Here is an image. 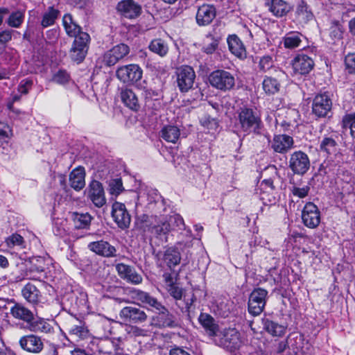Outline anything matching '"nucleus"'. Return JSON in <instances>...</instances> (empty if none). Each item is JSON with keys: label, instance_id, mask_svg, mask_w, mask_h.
I'll list each match as a JSON object with an SVG mask.
<instances>
[{"label": "nucleus", "instance_id": "obj_1", "mask_svg": "<svg viewBox=\"0 0 355 355\" xmlns=\"http://www.w3.org/2000/svg\"><path fill=\"white\" fill-rule=\"evenodd\" d=\"M130 294L132 299L140 302L145 306H147L148 309L159 315L157 322L159 327L168 328L180 327V320L173 313H170L162 302L150 293L139 289L133 288L130 291Z\"/></svg>", "mask_w": 355, "mask_h": 355}, {"label": "nucleus", "instance_id": "obj_2", "mask_svg": "<svg viewBox=\"0 0 355 355\" xmlns=\"http://www.w3.org/2000/svg\"><path fill=\"white\" fill-rule=\"evenodd\" d=\"M237 119L241 130L245 135L261 134L263 125L260 116L253 109L245 107L240 108Z\"/></svg>", "mask_w": 355, "mask_h": 355}, {"label": "nucleus", "instance_id": "obj_3", "mask_svg": "<svg viewBox=\"0 0 355 355\" xmlns=\"http://www.w3.org/2000/svg\"><path fill=\"white\" fill-rule=\"evenodd\" d=\"M210 85L222 92L230 91L235 86V77L230 71L218 69L212 71L209 76Z\"/></svg>", "mask_w": 355, "mask_h": 355}, {"label": "nucleus", "instance_id": "obj_4", "mask_svg": "<svg viewBox=\"0 0 355 355\" xmlns=\"http://www.w3.org/2000/svg\"><path fill=\"white\" fill-rule=\"evenodd\" d=\"M268 291L261 288H254L250 293L248 302V311L252 316L259 315L264 310Z\"/></svg>", "mask_w": 355, "mask_h": 355}, {"label": "nucleus", "instance_id": "obj_5", "mask_svg": "<svg viewBox=\"0 0 355 355\" xmlns=\"http://www.w3.org/2000/svg\"><path fill=\"white\" fill-rule=\"evenodd\" d=\"M89 42L90 36L87 33H80L74 39L69 51L72 60L80 63L85 59L89 49Z\"/></svg>", "mask_w": 355, "mask_h": 355}, {"label": "nucleus", "instance_id": "obj_6", "mask_svg": "<svg viewBox=\"0 0 355 355\" xmlns=\"http://www.w3.org/2000/svg\"><path fill=\"white\" fill-rule=\"evenodd\" d=\"M141 68L135 64L124 65L118 68L116 71V77L123 83L136 84L142 78Z\"/></svg>", "mask_w": 355, "mask_h": 355}, {"label": "nucleus", "instance_id": "obj_7", "mask_svg": "<svg viewBox=\"0 0 355 355\" xmlns=\"http://www.w3.org/2000/svg\"><path fill=\"white\" fill-rule=\"evenodd\" d=\"M216 343L220 347L230 351H234L241 346L239 334L235 329H226L223 332L219 331L216 336Z\"/></svg>", "mask_w": 355, "mask_h": 355}, {"label": "nucleus", "instance_id": "obj_8", "mask_svg": "<svg viewBox=\"0 0 355 355\" xmlns=\"http://www.w3.org/2000/svg\"><path fill=\"white\" fill-rule=\"evenodd\" d=\"M177 84L181 92H187L194 84L196 73L193 69L188 65H183L177 69Z\"/></svg>", "mask_w": 355, "mask_h": 355}, {"label": "nucleus", "instance_id": "obj_9", "mask_svg": "<svg viewBox=\"0 0 355 355\" xmlns=\"http://www.w3.org/2000/svg\"><path fill=\"white\" fill-rule=\"evenodd\" d=\"M288 166L297 175H304L310 168V160L306 153L302 150L295 151L291 155Z\"/></svg>", "mask_w": 355, "mask_h": 355}, {"label": "nucleus", "instance_id": "obj_10", "mask_svg": "<svg viewBox=\"0 0 355 355\" xmlns=\"http://www.w3.org/2000/svg\"><path fill=\"white\" fill-rule=\"evenodd\" d=\"M121 319L131 324H141L148 319L146 313L139 307L128 306L119 312Z\"/></svg>", "mask_w": 355, "mask_h": 355}, {"label": "nucleus", "instance_id": "obj_11", "mask_svg": "<svg viewBox=\"0 0 355 355\" xmlns=\"http://www.w3.org/2000/svg\"><path fill=\"white\" fill-rule=\"evenodd\" d=\"M139 87L143 90L144 106L146 110L154 112L162 106L161 95L155 90L149 89L139 84Z\"/></svg>", "mask_w": 355, "mask_h": 355}, {"label": "nucleus", "instance_id": "obj_12", "mask_svg": "<svg viewBox=\"0 0 355 355\" xmlns=\"http://www.w3.org/2000/svg\"><path fill=\"white\" fill-rule=\"evenodd\" d=\"M87 197L97 207H102L106 203V198L102 184L97 180H92L85 191Z\"/></svg>", "mask_w": 355, "mask_h": 355}, {"label": "nucleus", "instance_id": "obj_13", "mask_svg": "<svg viewBox=\"0 0 355 355\" xmlns=\"http://www.w3.org/2000/svg\"><path fill=\"white\" fill-rule=\"evenodd\" d=\"M302 219L306 227L311 229L317 227L320 223V212L318 207L313 202L306 203L302 212Z\"/></svg>", "mask_w": 355, "mask_h": 355}, {"label": "nucleus", "instance_id": "obj_14", "mask_svg": "<svg viewBox=\"0 0 355 355\" xmlns=\"http://www.w3.org/2000/svg\"><path fill=\"white\" fill-rule=\"evenodd\" d=\"M332 101L327 94L315 96L312 103V112L318 117H324L331 112Z\"/></svg>", "mask_w": 355, "mask_h": 355}, {"label": "nucleus", "instance_id": "obj_15", "mask_svg": "<svg viewBox=\"0 0 355 355\" xmlns=\"http://www.w3.org/2000/svg\"><path fill=\"white\" fill-rule=\"evenodd\" d=\"M130 52V48L125 44L114 46L103 55V62L107 66H113L125 58Z\"/></svg>", "mask_w": 355, "mask_h": 355}, {"label": "nucleus", "instance_id": "obj_16", "mask_svg": "<svg viewBox=\"0 0 355 355\" xmlns=\"http://www.w3.org/2000/svg\"><path fill=\"white\" fill-rule=\"evenodd\" d=\"M270 148L277 153L285 154L294 146V140L292 137L285 135H275L272 139L269 141Z\"/></svg>", "mask_w": 355, "mask_h": 355}, {"label": "nucleus", "instance_id": "obj_17", "mask_svg": "<svg viewBox=\"0 0 355 355\" xmlns=\"http://www.w3.org/2000/svg\"><path fill=\"white\" fill-rule=\"evenodd\" d=\"M112 216L114 220L120 228L125 229L129 227L131 216L123 203L119 202L113 203Z\"/></svg>", "mask_w": 355, "mask_h": 355}, {"label": "nucleus", "instance_id": "obj_18", "mask_svg": "<svg viewBox=\"0 0 355 355\" xmlns=\"http://www.w3.org/2000/svg\"><path fill=\"white\" fill-rule=\"evenodd\" d=\"M19 344L23 350L32 354L40 353L44 347L41 338L34 334L21 337Z\"/></svg>", "mask_w": 355, "mask_h": 355}, {"label": "nucleus", "instance_id": "obj_19", "mask_svg": "<svg viewBox=\"0 0 355 355\" xmlns=\"http://www.w3.org/2000/svg\"><path fill=\"white\" fill-rule=\"evenodd\" d=\"M116 270L119 276L128 283L137 285L143 281L141 275L133 266L120 263L116 265Z\"/></svg>", "mask_w": 355, "mask_h": 355}, {"label": "nucleus", "instance_id": "obj_20", "mask_svg": "<svg viewBox=\"0 0 355 355\" xmlns=\"http://www.w3.org/2000/svg\"><path fill=\"white\" fill-rule=\"evenodd\" d=\"M117 10L125 18L135 19L141 13V6L134 0H123L118 3Z\"/></svg>", "mask_w": 355, "mask_h": 355}, {"label": "nucleus", "instance_id": "obj_21", "mask_svg": "<svg viewBox=\"0 0 355 355\" xmlns=\"http://www.w3.org/2000/svg\"><path fill=\"white\" fill-rule=\"evenodd\" d=\"M216 10L212 5L203 4L198 9L196 19L199 26L209 25L216 17Z\"/></svg>", "mask_w": 355, "mask_h": 355}, {"label": "nucleus", "instance_id": "obj_22", "mask_svg": "<svg viewBox=\"0 0 355 355\" xmlns=\"http://www.w3.org/2000/svg\"><path fill=\"white\" fill-rule=\"evenodd\" d=\"M88 248L96 254L102 257H113L116 256V248L107 241L103 240L89 243Z\"/></svg>", "mask_w": 355, "mask_h": 355}, {"label": "nucleus", "instance_id": "obj_23", "mask_svg": "<svg viewBox=\"0 0 355 355\" xmlns=\"http://www.w3.org/2000/svg\"><path fill=\"white\" fill-rule=\"evenodd\" d=\"M313 60L306 55H298L292 60V67L295 73L306 74L313 69Z\"/></svg>", "mask_w": 355, "mask_h": 355}, {"label": "nucleus", "instance_id": "obj_24", "mask_svg": "<svg viewBox=\"0 0 355 355\" xmlns=\"http://www.w3.org/2000/svg\"><path fill=\"white\" fill-rule=\"evenodd\" d=\"M31 266L26 268L21 279H37L44 271V259L42 257H35L31 259Z\"/></svg>", "mask_w": 355, "mask_h": 355}, {"label": "nucleus", "instance_id": "obj_25", "mask_svg": "<svg viewBox=\"0 0 355 355\" xmlns=\"http://www.w3.org/2000/svg\"><path fill=\"white\" fill-rule=\"evenodd\" d=\"M120 97L124 105L130 110L138 111L141 108L139 98L132 89L122 88L120 92Z\"/></svg>", "mask_w": 355, "mask_h": 355}, {"label": "nucleus", "instance_id": "obj_26", "mask_svg": "<svg viewBox=\"0 0 355 355\" xmlns=\"http://www.w3.org/2000/svg\"><path fill=\"white\" fill-rule=\"evenodd\" d=\"M196 300L195 294L192 291L184 293L180 299L175 300V305L180 309L182 313H187L189 318L191 313L194 310L193 303Z\"/></svg>", "mask_w": 355, "mask_h": 355}, {"label": "nucleus", "instance_id": "obj_27", "mask_svg": "<svg viewBox=\"0 0 355 355\" xmlns=\"http://www.w3.org/2000/svg\"><path fill=\"white\" fill-rule=\"evenodd\" d=\"M198 320L209 336L216 337L218 336L220 331L219 327L212 316L208 313H202L198 318Z\"/></svg>", "mask_w": 355, "mask_h": 355}, {"label": "nucleus", "instance_id": "obj_28", "mask_svg": "<svg viewBox=\"0 0 355 355\" xmlns=\"http://www.w3.org/2000/svg\"><path fill=\"white\" fill-rule=\"evenodd\" d=\"M227 44L230 52L235 56L241 60L246 58L247 53L245 48L237 35H232L229 36L227 38Z\"/></svg>", "mask_w": 355, "mask_h": 355}, {"label": "nucleus", "instance_id": "obj_29", "mask_svg": "<svg viewBox=\"0 0 355 355\" xmlns=\"http://www.w3.org/2000/svg\"><path fill=\"white\" fill-rule=\"evenodd\" d=\"M268 6L269 11L277 17L286 16L292 9L291 5L284 0H270Z\"/></svg>", "mask_w": 355, "mask_h": 355}, {"label": "nucleus", "instance_id": "obj_30", "mask_svg": "<svg viewBox=\"0 0 355 355\" xmlns=\"http://www.w3.org/2000/svg\"><path fill=\"white\" fill-rule=\"evenodd\" d=\"M10 314L16 319L23 320L28 325L34 319L33 313L21 304H15L10 309Z\"/></svg>", "mask_w": 355, "mask_h": 355}, {"label": "nucleus", "instance_id": "obj_31", "mask_svg": "<svg viewBox=\"0 0 355 355\" xmlns=\"http://www.w3.org/2000/svg\"><path fill=\"white\" fill-rule=\"evenodd\" d=\"M85 172L83 167L73 169L69 175L70 186L76 191H80L85 186Z\"/></svg>", "mask_w": 355, "mask_h": 355}, {"label": "nucleus", "instance_id": "obj_32", "mask_svg": "<svg viewBox=\"0 0 355 355\" xmlns=\"http://www.w3.org/2000/svg\"><path fill=\"white\" fill-rule=\"evenodd\" d=\"M21 295L29 303L37 304L40 302L41 293L37 288L31 283H28L21 289Z\"/></svg>", "mask_w": 355, "mask_h": 355}, {"label": "nucleus", "instance_id": "obj_33", "mask_svg": "<svg viewBox=\"0 0 355 355\" xmlns=\"http://www.w3.org/2000/svg\"><path fill=\"white\" fill-rule=\"evenodd\" d=\"M28 329L34 332L44 334H51L53 332V327L51 324L43 318H35L28 324Z\"/></svg>", "mask_w": 355, "mask_h": 355}, {"label": "nucleus", "instance_id": "obj_34", "mask_svg": "<svg viewBox=\"0 0 355 355\" xmlns=\"http://www.w3.org/2000/svg\"><path fill=\"white\" fill-rule=\"evenodd\" d=\"M295 15L300 23H307L313 15L305 1L300 0L297 4Z\"/></svg>", "mask_w": 355, "mask_h": 355}, {"label": "nucleus", "instance_id": "obj_35", "mask_svg": "<svg viewBox=\"0 0 355 355\" xmlns=\"http://www.w3.org/2000/svg\"><path fill=\"white\" fill-rule=\"evenodd\" d=\"M63 26L64 27L67 34L69 37L76 38L80 33H84L81 31V27L74 22L72 16L70 14H66L62 19Z\"/></svg>", "mask_w": 355, "mask_h": 355}, {"label": "nucleus", "instance_id": "obj_36", "mask_svg": "<svg viewBox=\"0 0 355 355\" xmlns=\"http://www.w3.org/2000/svg\"><path fill=\"white\" fill-rule=\"evenodd\" d=\"M305 37L299 32H291L285 35L283 39L284 46L286 49H293L301 46L302 39Z\"/></svg>", "mask_w": 355, "mask_h": 355}, {"label": "nucleus", "instance_id": "obj_37", "mask_svg": "<svg viewBox=\"0 0 355 355\" xmlns=\"http://www.w3.org/2000/svg\"><path fill=\"white\" fill-rule=\"evenodd\" d=\"M98 352L103 355H119V348L115 343L110 339L101 340L98 345Z\"/></svg>", "mask_w": 355, "mask_h": 355}, {"label": "nucleus", "instance_id": "obj_38", "mask_svg": "<svg viewBox=\"0 0 355 355\" xmlns=\"http://www.w3.org/2000/svg\"><path fill=\"white\" fill-rule=\"evenodd\" d=\"M180 135V129L175 125H166L160 132V137L167 142L176 143Z\"/></svg>", "mask_w": 355, "mask_h": 355}, {"label": "nucleus", "instance_id": "obj_39", "mask_svg": "<svg viewBox=\"0 0 355 355\" xmlns=\"http://www.w3.org/2000/svg\"><path fill=\"white\" fill-rule=\"evenodd\" d=\"M148 49L153 53L160 57H164L168 52V45L166 41L160 38L153 40L149 44Z\"/></svg>", "mask_w": 355, "mask_h": 355}, {"label": "nucleus", "instance_id": "obj_40", "mask_svg": "<svg viewBox=\"0 0 355 355\" xmlns=\"http://www.w3.org/2000/svg\"><path fill=\"white\" fill-rule=\"evenodd\" d=\"M263 329L273 336H282L285 334L286 327L269 319L263 320Z\"/></svg>", "mask_w": 355, "mask_h": 355}, {"label": "nucleus", "instance_id": "obj_41", "mask_svg": "<svg viewBox=\"0 0 355 355\" xmlns=\"http://www.w3.org/2000/svg\"><path fill=\"white\" fill-rule=\"evenodd\" d=\"M280 87L279 82L275 78L266 76L262 82V88L268 95L278 92Z\"/></svg>", "mask_w": 355, "mask_h": 355}, {"label": "nucleus", "instance_id": "obj_42", "mask_svg": "<svg viewBox=\"0 0 355 355\" xmlns=\"http://www.w3.org/2000/svg\"><path fill=\"white\" fill-rule=\"evenodd\" d=\"M259 70L263 73L277 71L278 68L275 65V61L271 55H264L260 58L258 63Z\"/></svg>", "mask_w": 355, "mask_h": 355}, {"label": "nucleus", "instance_id": "obj_43", "mask_svg": "<svg viewBox=\"0 0 355 355\" xmlns=\"http://www.w3.org/2000/svg\"><path fill=\"white\" fill-rule=\"evenodd\" d=\"M59 10L54 8L53 6L49 7L48 10L43 14L41 21V25L43 28L54 24L56 19L58 17Z\"/></svg>", "mask_w": 355, "mask_h": 355}, {"label": "nucleus", "instance_id": "obj_44", "mask_svg": "<svg viewBox=\"0 0 355 355\" xmlns=\"http://www.w3.org/2000/svg\"><path fill=\"white\" fill-rule=\"evenodd\" d=\"M73 220L74 226L76 229H85L89 226L92 220V216L88 213H73Z\"/></svg>", "mask_w": 355, "mask_h": 355}, {"label": "nucleus", "instance_id": "obj_45", "mask_svg": "<svg viewBox=\"0 0 355 355\" xmlns=\"http://www.w3.org/2000/svg\"><path fill=\"white\" fill-rule=\"evenodd\" d=\"M181 257L180 252L174 249H168L164 254V261L167 266L170 268L173 267L179 264Z\"/></svg>", "mask_w": 355, "mask_h": 355}, {"label": "nucleus", "instance_id": "obj_46", "mask_svg": "<svg viewBox=\"0 0 355 355\" xmlns=\"http://www.w3.org/2000/svg\"><path fill=\"white\" fill-rule=\"evenodd\" d=\"M320 148L321 151L331 155L337 150V143L331 137H324L320 142Z\"/></svg>", "mask_w": 355, "mask_h": 355}, {"label": "nucleus", "instance_id": "obj_47", "mask_svg": "<svg viewBox=\"0 0 355 355\" xmlns=\"http://www.w3.org/2000/svg\"><path fill=\"white\" fill-rule=\"evenodd\" d=\"M343 32L344 28L341 24L336 21L331 22L329 29V34L334 42L341 40L343 38Z\"/></svg>", "mask_w": 355, "mask_h": 355}, {"label": "nucleus", "instance_id": "obj_48", "mask_svg": "<svg viewBox=\"0 0 355 355\" xmlns=\"http://www.w3.org/2000/svg\"><path fill=\"white\" fill-rule=\"evenodd\" d=\"M24 17V13L21 11L12 12L8 19V24L11 27L18 28L22 24Z\"/></svg>", "mask_w": 355, "mask_h": 355}, {"label": "nucleus", "instance_id": "obj_49", "mask_svg": "<svg viewBox=\"0 0 355 355\" xmlns=\"http://www.w3.org/2000/svg\"><path fill=\"white\" fill-rule=\"evenodd\" d=\"M12 33V30H4L0 32V54L4 52L7 44L11 41Z\"/></svg>", "mask_w": 355, "mask_h": 355}, {"label": "nucleus", "instance_id": "obj_50", "mask_svg": "<svg viewBox=\"0 0 355 355\" xmlns=\"http://www.w3.org/2000/svg\"><path fill=\"white\" fill-rule=\"evenodd\" d=\"M69 80L70 76L65 70H58L52 77V81L59 85H65Z\"/></svg>", "mask_w": 355, "mask_h": 355}, {"label": "nucleus", "instance_id": "obj_51", "mask_svg": "<svg viewBox=\"0 0 355 355\" xmlns=\"http://www.w3.org/2000/svg\"><path fill=\"white\" fill-rule=\"evenodd\" d=\"M343 126L350 129L351 136L355 139V112L345 115L343 118Z\"/></svg>", "mask_w": 355, "mask_h": 355}, {"label": "nucleus", "instance_id": "obj_52", "mask_svg": "<svg viewBox=\"0 0 355 355\" xmlns=\"http://www.w3.org/2000/svg\"><path fill=\"white\" fill-rule=\"evenodd\" d=\"M71 336L79 339H84L88 334V331L83 325H73L69 330Z\"/></svg>", "mask_w": 355, "mask_h": 355}, {"label": "nucleus", "instance_id": "obj_53", "mask_svg": "<svg viewBox=\"0 0 355 355\" xmlns=\"http://www.w3.org/2000/svg\"><path fill=\"white\" fill-rule=\"evenodd\" d=\"M109 190L112 195L118 196L123 190L121 179L112 180L109 183Z\"/></svg>", "mask_w": 355, "mask_h": 355}, {"label": "nucleus", "instance_id": "obj_54", "mask_svg": "<svg viewBox=\"0 0 355 355\" xmlns=\"http://www.w3.org/2000/svg\"><path fill=\"white\" fill-rule=\"evenodd\" d=\"M207 37L211 38V42L207 44H205L203 46V51L207 54H211L216 50L218 46L220 37H214L211 35H208Z\"/></svg>", "mask_w": 355, "mask_h": 355}, {"label": "nucleus", "instance_id": "obj_55", "mask_svg": "<svg viewBox=\"0 0 355 355\" xmlns=\"http://www.w3.org/2000/svg\"><path fill=\"white\" fill-rule=\"evenodd\" d=\"M6 243L8 248H13L15 245H22L24 243V240L21 235L13 234L6 239Z\"/></svg>", "mask_w": 355, "mask_h": 355}, {"label": "nucleus", "instance_id": "obj_56", "mask_svg": "<svg viewBox=\"0 0 355 355\" xmlns=\"http://www.w3.org/2000/svg\"><path fill=\"white\" fill-rule=\"evenodd\" d=\"M168 220L173 230L175 229L182 230L184 227V220L180 215L171 216Z\"/></svg>", "mask_w": 355, "mask_h": 355}, {"label": "nucleus", "instance_id": "obj_57", "mask_svg": "<svg viewBox=\"0 0 355 355\" xmlns=\"http://www.w3.org/2000/svg\"><path fill=\"white\" fill-rule=\"evenodd\" d=\"M168 291L170 295L172 296L175 300L180 299L184 295V293H189L175 284H171L168 288Z\"/></svg>", "mask_w": 355, "mask_h": 355}, {"label": "nucleus", "instance_id": "obj_58", "mask_svg": "<svg viewBox=\"0 0 355 355\" xmlns=\"http://www.w3.org/2000/svg\"><path fill=\"white\" fill-rule=\"evenodd\" d=\"M345 68L349 73H355V53H349L345 57Z\"/></svg>", "mask_w": 355, "mask_h": 355}, {"label": "nucleus", "instance_id": "obj_59", "mask_svg": "<svg viewBox=\"0 0 355 355\" xmlns=\"http://www.w3.org/2000/svg\"><path fill=\"white\" fill-rule=\"evenodd\" d=\"M309 191L310 187L309 185L304 186L303 187H298L294 186L291 189L293 196H297L300 198H304L306 196H307Z\"/></svg>", "mask_w": 355, "mask_h": 355}, {"label": "nucleus", "instance_id": "obj_60", "mask_svg": "<svg viewBox=\"0 0 355 355\" xmlns=\"http://www.w3.org/2000/svg\"><path fill=\"white\" fill-rule=\"evenodd\" d=\"M155 233L157 234H165L170 231L173 230V227L171 226L168 220L164 221L162 223V225H156L153 227Z\"/></svg>", "mask_w": 355, "mask_h": 355}, {"label": "nucleus", "instance_id": "obj_61", "mask_svg": "<svg viewBox=\"0 0 355 355\" xmlns=\"http://www.w3.org/2000/svg\"><path fill=\"white\" fill-rule=\"evenodd\" d=\"M32 85V80L24 79L20 82V84L18 86V91L21 94H26L28 92V90L31 87Z\"/></svg>", "mask_w": 355, "mask_h": 355}, {"label": "nucleus", "instance_id": "obj_62", "mask_svg": "<svg viewBox=\"0 0 355 355\" xmlns=\"http://www.w3.org/2000/svg\"><path fill=\"white\" fill-rule=\"evenodd\" d=\"M261 189H265L266 191H272L275 189V187L273 184V180L271 178L265 179L261 182Z\"/></svg>", "mask_w": 355, "mask_h": 355}, {"label": "nucleus", "instance_id": "obj_63", "mask_svg": "<svg viewBox=\"0 0 355 355\" xmlns=\"http://www.w3.org/2000/svg\"><path fill=\"white\" fill-rule=\"evenodd\" d=\"M129 332L135 336H144L146 335V330L137 326H131Z\"/></svg>", "mask_w": 355, "mask_h": 355}, {"label": "nucleus", "instance_id": "obj_64", "mask_svg": "<svg viewBox=\"0 0 355 355\" xmlns=\"http://www.w3.org/2000/svg\"><path fill=\"white\" fill-rule=\"evenodd\" d=\"M169 355H191L187 351L180 347L175 346L169 351Z\"/></svg>", "mask_w": 355, "mask_h": 355}]
</instances>
